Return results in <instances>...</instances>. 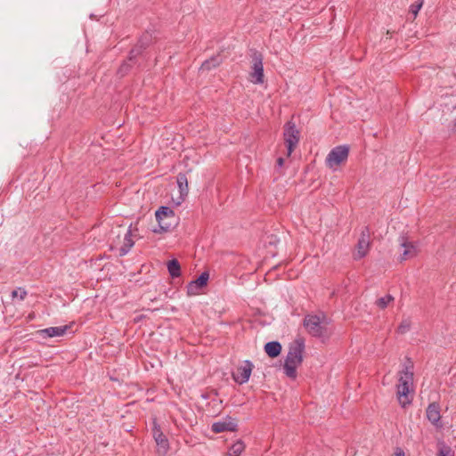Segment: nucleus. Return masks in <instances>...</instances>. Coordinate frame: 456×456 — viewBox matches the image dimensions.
Returning <instances> with one entry per match:
<instances>
[{
  "mask_svg": "<svg viewBox=\"0 0 456 456\" xmlns=\"http://www.w3.org/2000/svg\"><path fill=\"white\" fill-rule=\"evenodd\" d=\"M304 326L312 337L318 338L322 341L329 339L332 334V330L329 327L326 318L321 320L316 314H307L304 318Z\"/></svg>",
  "mask_w": 456,
  "mask_h": 456,
  "instance_id": "obj_2",
  "label": "nucleus"
},
{
  "mask_svg": "<svg viewBox=\"0 0 456 456\" xmlns=\"http://www.w3.org/2000/svg\"><path fill=\"white\" fill-rule=\"evenodd\" d=\"M399 241L401 247L404 248L400 257L401 261L411 258L417 255V248L413 242L407 241V239L404 236H401L399 238Z\"/></svg>",
  "mask_w": 456,
  "mask_h": 456,
  "instance_id": "obj_15",
  "label": "nucleus"
},
{
  "mask_svg": "<svg viewBox=\"0 0 456 456\" xmlns=\"http://www.w3.org/2000/svg\"><path fill=\"white\" fill-rule=\"evenodd\" d=\"M426 415L428 419L437 428L444 427L441 421L440 405L438 403H431L426 410Z\"/></svg>",
  "mask_w": 456,
  "mask_h": 456,
  "instance_id": "obj_14",
  "label": "nucleus"
},
{
  "mask_svg": "<svg viewBox=\"0 0 456 456\" xmlns=\"http://www.w3.org/2000/svg\"><path fill=\"white\" fill-rule=\"evenodd\" d=\"M305 350V341L303 338L295 339L289 347L286 358L303 362V353Z\"/></svg>",
  "mask_w": 456,
  "mask_h": 456,
  "instance_id": "obj_13",
  "label": "nucleus"
},
{
  "mask_svg": "<svg viewBox=\"0 0 456 456\" xmlns=\"http://www.w3.org/2000/svg\"><path fill=\"white\" fill-rule=\"evenodd\" d=\"M222 62L223 59L220 54L214 55L202 62L200 70L209 71L212 69L218 67Z\"/></svg>",
  "mask_w": 456,
  "mask_h": 456,
  "instance_id": "obj_19",
  "label": "nucleus"
},
{
  "mask_svg": "<svg viewBox=\"0 0 456 456\" xmlns=\"http://www.w3.org/2000/svg\"><path fill=\"white\" fill-rule=\"evenodd\" d=\"M155 38L152 34L145 31L138 38L137 43L131 48V52L147 62L150 59L149 47L153 45Z\"/></svg>",
  "mask_w": 456,
  "mask_h": 456,
  "instance_id": "obj_3",
  "label": "nucleus"
},
{
  "mask_svg": "<svg viewBox=\"0 0 456 456\" xmlns=\"http://www.w3.org/2000/svg\"><path fill=\"white\" fill-rule=\"evenodd\" d=\"M370 229L368 226H365L362 231L361 237L358 240L357 243V254L355 256V259H361L364 257L369 250L370 247Z\"/></svg>",
  "mask_w": 456,
  "mask_h": 456,
  "instance_id": "obj_10",
  "label": "nucleus"
},
{
  "mask_svg": "<svg viewBox=\"0 0 456 456\" xmlns=\"http://www.w3.org/2000/svg\"><path fill=\"white\" fill-rule=\"evenodd\" d=\"M253 364L250 361L246 360L243 362L241 366H239L235 371L232 372V376L233 380L240 385H242L248 381L253 370Z\"/></svg>",
  "mask_w": 456,
  "mask_h": 456,
  "instance_id": "obj_9",
  "label": "nucleus"
},
{
  "mask_svg": "<svg viewBox=\"0 0 456 456\" xmlns=\"http://www.w3.org/2000/svg\"><path fill=\"white\" fill-rule=\"evenodd\" d=\"M155 216L157 222L159 223V228L153 229V232L160 233L168 232L175 226V224L173 223H164V219H175V211L171 208L166 206L160 207L156 211Z\"/></svg>",
  "mask_w": 456,
  "mask_h": 456,
  "instance_id": "obj_6",
  "label": "nucleus"
},
{
  "mask_svg": "<svg viewBox=\"0 0 456 456\" xmlns=\"http://www.w3.org/2000/svg\"><path fill=\"white\" fill-rule=\"evenodd\" d=\"M349 147L347 145H339L333 148L326 158L327 165L330 167L338 166L348 158Z\"/></svg>",
  "mask_w": 456,
  "mask_h": 456,
  "instance_id": "obj_8",
  "label": "nucleus"
},
{
  "mask_svg": "<svg viewBox=\"0 0 456 456\" xmlns=\"http://www.w3.org/2000/svg\"><path fill=\"white\" fill-rule=\"evenodd\" d=\"M437 456H454V451L446 444L443 440L437 442Z\"/></svg>",
  "mask_w": 456,
  "mask_h": 456,
  "instance_id": "obj_24",
  "label": "nucleus"
},
{
  "mask_svg": "<svg viewBox=\"0 0 456 456\" xmlns=\"http://www.w3.org/2000/svg\"><path fill=\"white\" fill-rule=\"evenodd\" d=\"M174 221L173 219H164V223H173L174 224Z\"/></svg>",
  "mask_w": 456,
  "mask_h": 456,
  "instance_id": "obj_32",
  "label": "nucleus"
},
{
  "mask_svg": "<svg viewBox=\"0 0 456 456\" xmlns=\"http://www.w3.org/2000/svg\"><path fill=\"white\" fill-rule=\"evenodd\" d=\"M410 327H411V324H410V322L408 321H403L401 322V324L398 326L397 328V331L401 334H404L406 333L407 331L410 330Z\"/></svg>",
  "mask_w": 456,
  "mask_h": 456,
  "instance_id": "obj_29",
  "label": "nucleus"
},
{
  "mask_svg": "<svg viewBox=\"0 0 456 456\" xmlns=\"http://www.w3.org/2000/svg\"><path fill=\"white\" fill-rule=\"evenodd\" d=\"M238 423L237 420L230 416H226V418L223 421L214 422L211 426V430L216 433H222L224 431H237Z\"/></svg>",
  "mask_w": 456,
  "mask_h": 456,
  "instance_id": "obj_11",
  "label": "nucleus"
},
{
  "mask_svg": "<svg viewBox=\"0 0 456 456\" xmlns=\"http://www.w3.org/2000/svg\"><path fill=\"white\" fill-rule=\"evenodd\" d=\"M134 242L132 240V232H131V229L129 228L125 232L123 245L118 249L119 250V253H118L119 256H126L129 252L131 248L134 246Z\"/></svg>",
  "mask_w": 456,
  "mask_h": 456,
  "instance_id": "obj_18",
  "label": "nucleus"
},
{
  "mask_svg": "<svg viewBox=\"0 0 456 456\" xmlns=\"http://www.w3.org/2000/svg\"><path fill=\"white\" fill-rule=\"evenodd\" d=\"M28 295V292L23 288H17L16 289L12 291V298L14 299L19 297L20 300H24Z\"/></svg>",
  "mask_w": 456,
  "mask_h": 456,
  "instance_id": "obj_28",
  "label": "nucleus"
},
{
  "mask_svg": "<svg viewBox=\"0 0 456 456\" xmlns=\"http://www.w3.org/2000/svg\"><path fill=\"white\" fill-rule=\"evenodd\" d=\"M394 456H405V453L403 452V450L400 447H397L395 449V452L394 453Z\"/></svg>",
  "mask_w": 456,
  "mask_h": 456,
  "instance_id": "obj_30",
  "label": "nucleus"
},
{
  "mask_svg": "<svg viewBox=\"0 0 456 456\" xmlns=\"http://www.w3.org/2000/svg\"><path fill=\"white\" fill-rule=\"evenodd\" d=\"M245 444L241 440H238L235 442L229 449L228 455L229 456H240V453L244 451Z\"/></svg>",
  "mask_w": 456,
  "mask_h": 456,
  "instance_id": "obj_25",
  "label": "nucleus"
},
{
  "mask_svg": "<svg viewBox=\"0 0 456 456\" xmlns=\"http://www.w3.org/2000/svg\"><path fill=\"white\" fill-rule=\"evenodd\" d=\"M283 137L288 151L287 156H290L300 140V132L292 120L284 125Z\"/></svg>",
  "mask_w": 456,
  "mask_h": 456,
  "instance_id": "obj_4",
  "label": "nucleus"
},
{
  "mask_svg": "<svg viewBox=\"0 0 456 456\" xmlns=\"http://www.w3.org/2000/svg\"><path fill=\"white\" fill-rule=\"evenodd\" d=\"M413 362L410 358H406V362L403 366V370H401L400 377L397 384V398L399 403L403 408H405L406 405L411 404V400L408 398V395L410 393V387L412 386L413 383Z\"/></svg>",
  "mask_w": 456,
  "mask_h": 456,
  "instance_id": "obj_1",
  "label": "nucleus"
},
{
  "mask_svg": "<svg viewBox=\"0 0 456 456\" xmlns=\"http://www.w3.org/2000/svg\"><path fill=\"white\" fill-rule=\"evenodd\" d=\"M250 57H251V72L249 73L251 81L254 84H263L264 83V66H263V54L257 50L252 49L250 50Z\"/></svg>",
  "mask_w": 456,
  "mask_h": 456,
  "instance_id": "obj_5",
  "label": "nucleus"
},
{
  "mask_svg": "<svg viewBox=\"0 0 456 456\" xmlns=\"http://www.w3.org/2000/svg\"><path fill=\"white\" fill-rule=\"evenodd\" d=\"M265 351L271 358L277 357L281 352V345L278 341H271L265 345Z\"/></svg>",
  "mask_w": 456,
  "mask_h": 456,
  "instance_id": "obj_21",
  "label": "nucleus"
},
{
  "mask_svg": "<svg viewBox=\"0 0 456 456\" xmlns=\"http://www.w3.org/2000/svg\"><path fill=\"white\" fill-rule=\"evenodd\" d=\"M69 328V325H64V326H60V327H50V328H46L45 330H41L39 332L41 334H45L48 338L60 337V336H63Z\"/></svg>",
  "mask_w": 456,
  "mask_h": 456,
  "instance_id": "obj_20",
  "label": "nucleus"
},
{
  "mask_svg": "<svg viewBox=\"0 0 456 456\" xmlns=\"http://www.w3.org/2000/svg\"><path fill=\"white\" fill-rule=\"evenodd\" d=\"M394 300V297L390 295V294H387L386 295L385 297H379L377 301H376V305L380 308V309H385L387 305Z\"/></svg>",
  "mask_w": 456,
  "mask_h": 456,
  "instance_id": "obj_27",
  "label": "nucleus"
},
{
  "mask_svg": "<svg viewBox=\"0 0 456 456\" xmlns=\"http://www.w3.org/2000/svg\"><path fill=\"white\" fill-rule=\"evenodd\" d=\"M143 69L146 68V62L142 61L141 58H138L137 55L133 53L131 51L128 53V56L126 60L122 61L120 66L117 70V76L119 78H122L129 74V72L134 69Z\"/></svg>",
  "mask_w": 456,
  "mask_h": 456,
  "instance_id": "obj_7",
  "label": "nucleus"
},
{
  "mask_svg": "<svg viewBox=\"0 0 456 456\" xmlns=\"http://www.w3.org/2000/svg\"><path fill=\"white\" fill-rule=\"evenodd\" d=\"M208 279L209 273L208 272H203L196 280L189 282L187 285V295H198L200 290L207 286Z\"/></svg>",
  "mask_w": 456,
  "mask_h": 456,
  "instance_id": "obj_12",
  "label": "nucleus"
},
{
  "mask_svg": "<svg viewBox=\"0 0 456 456\" xmlns=\"http://www.w3.org/2000/svg\"><path fill=\"white\" fill-rule=\"evenodd\" d=\"M301 363L302 362H296V360L285 358L283 370L286 376L292 379H295L297 376V368Z\"/></svg>",
  "mask_w": 456,
  "mask_h": 456,
  "instance_id": "obj_17",
  "label": "nucleus"
},
{
  "mask_svg": "<svg viewBox=\"0 0 456 456\" xmlns=\"http://www.w3.org/2000/svg\"><path fill=\"white\" fill-rule=\"evenodd\" d=\"M422 5H423L422 0H418L417 2L411 4L409 12H410V14L412 15V20H415V18L417 17L419 11L422 7Z\"/></svg>",
  "mask_w": 456,
  "mask_h": 456,
  "instance_id": "obj_26",
  "label": "nucleus"
},
{
  "mask_svg": "<svg viewBox=\"0 0 456 456\" xmlns=\"http://www.w3.org/2000/svg\"><path fill=\"white\" fill-rule=\"evenodd\" d=\"M453 130L456 131V120L453 123Z\"/></svg>",
  "mask_w": 456,
  "mask_h": 456,
  "instance_id": "obj_33",
  "label": "nucleus"
},
{
  "mask_svg": "<svg viewBox=\"0 0 456 456\" xmlns=\"http://www.w3.org/2000/svg\"><path fill=\"white\" fill-rule=\"evenodd\" d=\"M177 185L179 187V191L181 197L187 196L189 188H188V179L185 174L179 173L176 176Z\"/></svg>",
  "mask_w": 456,
  "mask_h": 456,
  "instance_id": "obj_22",
  "label": "nucleus"
},
{
  "mask_svg": "<svg viewBox=\"0 0 456 456\" xmlns=\"http://www.w3.org/2000/svg\"><path fill=\"white\" fill-rule=\"evenodd\" d=\"M276 164L278 167H281L284 164V159L280 157L277 159Z\"/></svg>",
  "mask_w": 456,
  "mask_h": 456,
  "instance_id": "obj_31",
  "label": "nucleus"
},
{
  "mask_svg": "<svg viewBox=\"0 0 456 456\" xmlns=\"http://www.w3.org/2000/svg\"><path fill=\"white\" fill-rule=\"evenodd\" d=\"M153 436H154L156 444L159 447L158 448L159 453L162 454V455L166 454L169 448L168 440L166 437V436L162 433L160 428H158L155 427L153 429Z\"/></svg>",
  "mask_w": 456,
  "mask_h": 456,
  "instance_id": "obj_16",
  "label": "nucleus"
},
{
  "mask_svg": "<svg viewBox=\"0 0 456 456\" xmlns=\"http://www.w3.org/2000/svg\"><path fill=\"white\" fill-rule=\"evenodd\" d=\"M168 273L172 278H177L181 275V265L177 259L173 258L167 264Z\"/></svg>",
  "mask_w": 456,
  "mask_h": 456,
  "instance_id": "obj_23",
  "label": "nucleus"
}]
</instances>
